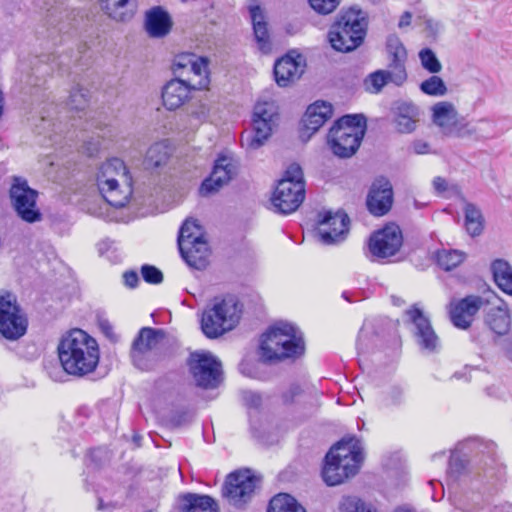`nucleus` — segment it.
Masks as SVG:
<instances>
[{"label":"nucleus","instance_id":"obj_35","mask_svg":"<svg viewBox=\"0 0 512 512\" xmlns=\"http://www.w3.org/2000/svg\"><path fill=\"white\" fill-rule=\"evenodd\" d=\"M182 512H218V505L208 495L188 493L183 496Z\"/></svg>","mask_w":512,"mask_h":512},{"label":"nucleus","instance_id":"obj_46","mask_svg":"<svg viewBox=\"0 0 512 512\" xmlns=\"http://www.w3.org/2000/svg\"><path fill=\"white\" fill-rule=\"evenodd\" d=\"M196 58V55L189 53L176 56L173 62L174 73L182 76L183 72H179V70H188Z\"/></svg>","mask_w":512,"mask_h":512},{"label":"nucleus","instance_id":"obj_2","mask_svg":"<svg viewBox=\"0 0 512 512\" xmlns=\"http://www.w3.org/2000/svg\"><path fill=\"white\" fill-rule=\"evenodd\" d=\"M362 460V452L357 441H340L326 455L322 470L324 482L328 486L341 484L358 472Z\"/></svg>","mask_w":512,"mask_h":512},{"label":"nucleus","instance_id":"obj_21","mask_svg":"<svg viewBox=\"0 0 512 512\" xmlns=\"http://www.w3.org/2000/svg\"><path fill=\"white\" fill-rule=\"evenodd\" d=\"M305 59L301 54L288 53L274 65L276 83L281 87H287L298 80L304 72Z\"/></svg>","mask_w":512,"mask_h":512},{"label":"nucleus","instance_id":"obj_40","mask_svg":"<svg viewBox=\"0 0 512 512\" xmlns=\"http://www.w3.org/2000/svg\"><path fill=\"white\" fill-rule=\"evenodd\" d=\"M88 102L89 94L87 90H84L79 85L71 89L67 100V106L70 110L84 111L88 106Z\"/></svg>","mask_w":512,"mask_h":512},{"label":"nucleus","instance_id":"obj_51","mask_svg":"<svg viewBox=\"0 0 512 512\" xmlns=\"http://www.w3.org/2000/svg\"><path fill=\"white\" fill-rule=\"evenodd\" d=\"M124 284L129 288H135L138 285L139 277L135 271H127L123 274Z\"/></svg>","mask_w":512,"mask_h":512},{"label":"nucleus","instance_id":"obj_58","mask_svg":"<svg viewBox=\"0 0 512 512\" xmlns=\"http://www.w3.org/2000/svg\"><path fill=\"white\" fill-rule=\"evenodd\" d=\"M363 507L365 509H359L357 512H378L377 509L370 503H366L363 501Z\"/></svg>","mask_w":512,"mask_h":512},{"label":"nucleus","instance_id":"obj_15","mask_svg":"<svg viewBox=\"0 0 512 512\" xmlns=\"http://www.w3.org/2000/svg\"><path fill=\"white\" fill-rule=\"evenodd\" d=\"M38 192L28 186L26 180L15 177L10 188L12 205L18 216L29 223L39 221L41 213L36 206Z\"/></svg>","mask_w":512,"mask_h":512},{"label":"nucleus","instance_id":"obj_57","mask_svg":"<svg viewBox=\"0 0 512 512\" xmlns=\"http://www.w3.org/2000/svg\"><path fill=\"white\" fill-rule=\"evenodd\" d=\"M412 15L410 12H404L399 21V27H405L410 25Z\"/></svg>","mask_w":512,"mask_h":512},{"label":"nucleus","instance_id":"obj_64","mask_svg":"<svg viewBox=\"0 0 512 512\" xmlns=\"http://www.w3.org/2000/svg\"><path fill=\"white\" fill-rule=\"evenodd\" d=\"M510 356H511V357H510V361H512V354H510Z\"/></svg>","mask_w":512,"mask_h":512},{"label":"nucleus","instance_id":"obj_16","mask_svg":"<svg viewBox=\"0 0 512 512\" xmlns=\"http://www.w3.org/2000/svg\"><path fill=\"white\" fill-rule=\"evenodd\" d=\"M402 244L403 236L400 227L391 223L371 235L368 248L372 256L386 259L394 256Z\"/></svg>","mask_w":512,"mask_h":512},{"label":"nucleus","instance_id":"obj_26","mask_svg":"<svg viewBox=\"0 0 512 512\" xmlns=\"http://www.w3.org/2000/svg\"><path fill=\"white\" fill-rule=\"evenodd\" d=\"M255 40L258 44V48L263 53H269L272 45L270 41L269 31L266 22V16L263 9L256 3H251L248 6Z\"/></svg>","mask_w":512,"mask_h":512},{"label":"nucleus","instance_id":"obj_63","mask_svg":"<svg viewBox=\"0 0 512 512\" xmlns=\"http://www.w3.org/2000/svg\"><path fill=\"white\" fill-rule=\"evenodd\" d=\"M201 115H202L203 118H206V114H205L204 111L201 112Z\"/></svg>","mask_w":512,"mask_h":512},{"label":"nucleus","instance_id":"obj_43","mask_svg":"<svg viewBox=\"0 0 512 512\" xmlns=\"http://www.w3.org/2000/svg\"><path fill=\"white\" fill-rule=\"evenodd\" d=\"M419 58L423 68L429 71L430 73H438L441 71V63L439 62L435 53L431 49H422L419 52Z\"/></svg>","mask_w":512,"mask_h":512},{"label":"nucleus","instance_id":"obj_10","mask_svg":"<svg viewBox=\"0 0 512 512\" xmlns=\"http://www.w3.org/2000/svg\"><path fill=\"white\" fill-rule=\"evenodd\" d=\"M276 116L277 109L273 101H258L254 107L252 130L241 136L242 146L250 151L260 148L270 137Z\"/></svg>","mask_w":512,"mask_h":512},{"label":"nucleus","instance_id":"obj_52","mask_svg":"<svg viewBox=\"0 0 512 512\" xmlns=\"http://www.w3.org/2000/svg\"><path fill=\"white\" fill-rule=\"evenodd\" d=\"M496 284L503 292L512 295V271Z\"/></svg>","mask_w":512,"mask_h":512},{"label":"nucleus","instance_id":"obj_45","mask_svg":"<svg viewBox=\"0 0 512 512\" xmlns=\"http://www.w3.org/2000/svg\"><path fill=\"white\" fill-rule=\"evenodd\" d=\"M308 3L318 14L327 15L337 8L340 0H308Z\"/></svg>","mask_w":512,"mask_h":512},{"label":"nucleus","instance_id":"obj_29","mask_svg":"<svg viewBox=\"0 0 512 512\" xmlns=\"http://www.w3.org/2000/svg\"><path fill=\"white\" fill-rule=\"evenodd\" d=\"M165 339V332L162 329L143 327L132 342V352H145L157 349Z\"/></svg>","mask_w":512,"mask_h":512},{"label":"nucleus","instance_id":"obj_8","mask_svg":"<svg viewBox=\"0 0 512 512\" xmlns=\"http://www.w3.org/2000/svg\"><path fill=\"white\" fill-rule=\"evenodd\" d=\"M260 352H304L306 343L303 332L295 325L279 321L269 326L260 336Z\"/></svg>","mask_w":512,"mask_h":512},{"label":"nucleus","instance_id":"obj_5","mask_svg":"<svg viewBox=\"0 0 512 512\" xmlns=\"http://www.w3.org/2000/svg\"><path fill=\"white\" fill-rule=\"evenodd\" d=\"M241 309L234 297L215 298L201 317V330L208 338H218L234 329L240 320Z\"/></svg>","mask_w":512,"mask_h":512},{"label":"nucleus","instance_id":"obj_55","mask_svg":"<svg viewBox=\"0 0 512 512\" xmlns=\"http://www.w3.org/2000/svg\"><path fill=\"white\" fill-rule=\"evenodd\" d=\"M84 148H85V152L89 156H94L95 154H97L99 152V150L101 148V144L99 141H97L96 143L88 142L85 144Z\"/></svg>","mask_w":512,"mask_h":512},{"label":"nucleus","instance_id":"obj_34","mask_svg":"<svg viewBox=\"0 0 512 512\" xmlns=\"http://www.w3.org/2000/svg\"><path fill=\"white\" fill-rule=\"evenodd\" d=\"M189 76L184 79L193 90L206 89L209 85L208 62L203 57H197L191 67L187 70Z\"/></svg>","mask_w":512,"mask_h":512},{"label":"nucleus","instance_id":"obj_49","mask_svg":"<svg viewBox=\"0 0 512 512\" xmlns=\"http://www.w3.org/2000/svg\"><path fill=\"white\" fill-rule=\"evenodd\" d=\"M97 325L101 333L111 342L116 343L119 340L118 334L114 331L112 323L105 317L99 316Z\"/></svg>","mask_w":512,"mask_h":512},{"label":"nucleus","instance_id":"obj_27","mask_svg":"<svg viewBox=\"0 0 512 512\" xmlns=\"http://www.w3.org/2000/svg\"><path fill=\"white\" fill-rule=\"evenodd\" d=\"M170 16L161 7H154L146 13L145 29L150 37L162 38L171 30Z\"/></svg>","mask_w":512,"mask_h":512},{"label":"nucleus","instance_id":"obj_37","mask_svg":"<svg viewBox=\"0 0 512 512\" xmlns=\"http://www.w3.org/2000/svg\"><path fill=\"white\" fill-rule=\"evenodd\" d=\"M465 228L471 236H478L482 233L484 219L479 208L474 204L466 203L464 207Z\"/></svg>","mask_w":512,"mask_h":512},{"label":"nucleus","instance_id":"obj_60","mask_svg":"<svg viewBox=\"0 0 512 512\" xmlns=\"http://www.w3.org/2000/svg\"><path fill=\"white\" fill-rule=\"evenodd\" d=\"M391 300L395 306H401L405 303L402 298L397 297V296H391Z\"/></svg>","mask_w":512,"mask_h":512},{"label":"nucleus","instance_id":"obj_13","mask_svg":"<svg viewBox=\"0 0 512 512\" xmlns=\"http://www.w3.org/2000/svg\"><path fill=\"white\" fill-rule=\"evenodd\" d=\"M189 370L195 383L203 388H216L223 380L221 362L212 354H191Z\"/></svg>","mask_w":512,"mask_h":512},{"label":"nucleus","instance_id":"obj_20","mask_svg":"<svg viewBox=\"0 0 512 512\" xmlns=\"http://www.w3.org/2000/svg\"><path fill=\"white\" fill-rule=\"evenodd\" d=\"M482 304L483 299L480 296L474 295L451 302L449 305V316L452 324L458 329H468Z\"/></svg>","mask_w":512,"mask_h":512},{"label":"nucleus","instance_id":"obj_36","mask_svg":"<svg viewBox=\"0 0 512 512\" xmlns=\"http://www.w3.org/2000/svg\"><path fill=\"white\" fill-rule=\"evenodd\" d=\"M170 156V149L166 141L156 142L147 150L144 164L148 169H155L165 165Z\"/></svg>","mask_w":512,"mask_h":512},{"label":"nucleus","instance_id":"obj_41","mask_svg":"<svg viewBox=\"0 0 512 512\" xmlns=\"http://www.w3.org/2000/svg\"><path fill=\"white\" fill-rule=\"evenodd\" d=\"M388 83H391V81L387 70H377L365 80L367 90L374 93H378Z\"/></svg>","mask_w":512,"mask_h":512},{"label":"nucleus","instance_id":"obj_42","mask_svg":"<svg viewBox=\"0 0 512 512\" xmlns=\"http://www.w3.org/2000/svg\"><path fill=\"white\" fill-rule=\"evenodd\" d=\"M423 93L431 96H443L447 92L444 81L438 76H431L420 85Z\"/></svg>","mask_w":512,"mask_h":512},{"label":"nucleus","instance_id":"obj_24","mask_svg":"<svg viewBox=\"0 0 512 512\" xmlns=\"http://www.w3.org/2000/svg\"><path fill=\"white\" fill-rule=\"evenodd\" d=\"M332 112V105L324 101H316L308 106L302 120V134L310 137L332 116Z\"/></svg>","mask_w":512,"mask_h":512},{"label":"nucleus","instance_id":"obj_9","mask_svg":"<svg viewBox=\"0 0 512 512\" xmlns=\"http://www.w3.org/2000/svg\"><path fill=\"white\" fill-rule=\"evenodd\" d=\"M98 362V354H54L45 369L53 381L63 382L66 375L83 376L92 372Z\"/></svg>","mask_w":512,"mask_h":512},{"label":"nucleus","instance_id":"obj_22","mask_svg":"<svg viewBox=\"0 0 512 512\" xmlns=\"http://www.w3.org/2000/svg\"><path fill=\"white\" fill-rule=\"evenodd\" d=\"M236 174V166L233 160L227 156H220L216 161L211 175L203 181L199 192L202 196H208L217 192L227 184Z\"/></svg>","mask_w":512,"mask_h":512},{"label":"nucleus","instance_id":"obj_1","mask_svg":"<svg viewBox=\"0 0 512 512\" xmlns=\"http://www.w3.org/2000/svg\"><path fill=\"white\" fill-rule=\"evenodd\" d=\"M97 185L104 199L111 206L124 207L132 196V177L124 161L111 158L104 162L97 173Z\"/></svg>","mask_w":512,"mask_h":512},{"label":"nucleus","instance_id":"obj_3","mask_svg":"<svg viewBox=\"0 0 512 512\" xmlns=\"http://www.w3.org/2000/svg\"><path fill=\"white\" fill-rule=\"evenodd\" d=\"M367 21L361 10L353 8L342 12L328 32L332 48L339 52H350L364 41Z\"/></svg>","mask_w":512,"mask_h":512},{"label":"nucleus","instance_id":"obj_39","mask_svg":"<svg viewBox=\"0 0 512 512\" xmlns=\"http://www.w3.org/2000/svg\"><path fill=\"white\" fill-rule=\"evenodd\" d=\"M438 265L446 271L456 268L465 259V254L460 250L443 249L436 255Z\"/></svg>","mask_w":512,"mask_h":512},{"label":"nucleus","instance_id":"obj_38","mask_svg":"<svg viewBox=\"0 0 512 512\" xmlns=\"http://www.w3.org/2000/svg\"><path fill=\"white\" fill-rule=\"evenodd\" d=\"M267 512H306L297 500L289 494L280 493L269 503Z\"/></svg>","mask_w":512,"mask_h":512},{"label":"nucleus","instance_id":"obj_6","mask_svg":"<svg viewBox=\"0 0 512 512\" xmlns=\"http://www.w3.org/2000/svg\"><path fill=\"white\" fill-rule=\"evenodd\" d=\"M305 198V185L300 165L288 166L284 177L278 182L271 198L273 210L287 215L296 211Z\"/></svg>","mask_w":512,"mask_h":512},{"label":"nucleus","instance_id":"obj_25","mask_svg":"<svg viewBox=\"0 0 512 512\" xmlns=\"http://www.w3.org/2000/svg\"><path fill=\"white\" fill-rule=\"evenodd\" d=\"M191 90L193 89L184 79L170 80L162 89L163 105L168 110L180 108L189 99Z\"/></svg>","mask_w":512,"mask_h":512},{"label":"nucleus","instance_id":"obj_54","mask_svg":"<svg viewBox=\"0 0 512 512\" xmlns=\"http://www.w3.org/2000/svg\"><path fill=\"white\" fill-rule=\"evenodd\" d=\"M433 187L438 194H444L448 189L447 181L442 177H435Z\"/></svg>","mask_w":512,"mask_h":512},{"label":"nucleus","instance_id":"obj_61","mask_svg":"<svg viewBox=\"0 0 512 512\" xmlns=\"http://www.w3.org/2000/svg\"><path fill=\"white\" fill-rule=\"evenodd\" d=\"M259 402H260V397L252 394L251 395V404L256 406L259 404Z\"/></svg>","mask_w":512,"mask_h":512},{"label":"nucleus","instance_id":"obj_30","mask_svg":"<svg viewBox=\"0 0 512 512\" xmlns=\"http://www.w3.org/2000/svg\"><path fill=\"white\" fill-rule=\"evenodd\" d=\"M101 9L117 22L130 20L134 14L135 0H99Z\"/></svg>","mask_w":512,"mask_h":512},{"label":"nucleus","instance_id":"obj_17","mask_svg":"<svg viewBox=\"0 0 512 512\" xmlns=\"http://www.w3.org/2000/svg\"><path fill=\"white\" fill-rule=\"evenodd\" d=\"M318 235L325 245L342 241L348 232L349 218L342 211H326L318 215Z\"/></svg>","mask_w":512,"mask_h":512},{"label":"nucleus","instance_id":"obj_12","mask_svg":"<svg viewBox=\"0 0 512 512\" xmlns=\"http://www.w3.org/2000/svg\"><path fill=\"white\" fill-rule=\"evenodd\" d=\"M258 482L250 470L233 472L227 476L223 497L230 505L241 508L251 500Z\"/></svg>","mask_w":512,"mask_h":512},{"label":"nucleus","instance_id":"obj_18","mask_svg":"<svg viewBox=\"0 0 512 512\" xmlns=\"http://www.w3.org/2000/svg\"><path fill=\"white\" fill-rule=\"evenodd\" d=\"M387 68L391 83L401 86L407 80V51L398 37L390 36L386 44Z\"/></svg>","mask_w":512,"mask_h":512},{"label":"nucleus","instance_id":"obj_33","mask_svg":"<svg viewBox=\"0 0 512 512\" xmlns=\"http://www.w3.org/2000/svg\"><path fill=\"white\" fill-rule=\"evenodd\" d=\"M291 355L292 354H260L253 364L248 361H243L240 364V371L246 376L258 377L262 367L276 365L289 358Z\"/></svg>","mask_w":512,"mask_h":512},{"label":"nucleus","instance_id":"obj_28","mask_svg":"<svg viewBox=\"0 0 512 512\" xmlns=\"http://www.w3.org/2000/svg\"><path fill=\"white\" fill-rule=\"evenodd\" d=\"M432 120L443 134L451 135L457 121V111L454 105L447 101L436 103L432 107Z\"/></svg>","mask_w":512,"mask_h":512},{"label":"nucleus","instance_id":"obj_53","mask_svg":"<svg viewBox=\"0 0 512 512\" xmlns=\"http://www.w3.org/2000/svg\"><path fill=\"white\" fill-rule=\"evenodd\" d=\"M412 149L416 154H428L430 153V146L423 140H416L412 144Z\"/></svg>","mask_w":512,"mask_h":512},{"label":"nucleus","instance_id":"obj_32","mask_svg":"<svg viewBox=\"0 0 512 512\" xmlns=\"http://www.w3.org/2000/svg\"><path fill=\"white\" fill-rule=\"evenodd\" d=\"M485 323L496 334L504 335L510 329L511 317L506 305L492 307L486 314Z\"/></svg>","mask_w":512,"mask_h":512},{"label":"nucleus","instance_id":"obj_7","mask_svg":"<svg viewBox=\"0 0 512 512\" xmlns=\"http://www.w3.org/2000/svg\"><path fill=\"white\" fill-rule=\"evenodd\" d=\"M178 247L185 262L195 269H204L210 255L208 242L200 224L187 219L180 228Z\"/></svg>","mask_w":512,"mask_h":512},{"label":"nucleus","instance_id":"obj_50","mask_svg":"<svg viewBox=\"0 0 512 512\" xmlns=\"http://www.w3.org/2000/svg\"><path fill=\"white\" fill-rule=\"evenodd\" d=\"M491 270L497 283L499 280L504 279L505 275L512 271V268L506 261L498 259L492 263Z\"/></svg>","mask_w":512,"mask_h":512},{"label":"nucleus","instance_id":"obj_4","mask_svg":"<svg viewBox=\"0 0 512 512\" xmlns=\"http://www.w3.org/2000/svg\"><path fill=\"white\" fill-rule=\"evenodd\" d=\"M366 131L363 115H345L335 122L328 133V145L339 158H349L356 153Z\"/></svg>","mask_w":512,"mask_h":512},{"label":"nucleus","instance_id":"obj_47","mask_svg":"<svg viewBox=\"0 0 512 512\" xmlns=\"http://www.w3.org/2000/svg\"><path fill=\"white\" fill-rule=\"evenodd\" d=\"M363 507V501L356 496H344L339 503L340 512H357Z\"/></svg>","mask_w":512,"mask_h":512},{"label":"nucleus","instance_id":"obj_11","mask_svg":"<svg viewBox=\"0 0 512 512\" xmlns=\"http://www.w3.org/2000/svg\"><path fill=\"white\" fill-rule=\"evenodd\" d=\"M28 321L14 294L0 292V334L9 340L22 337L27 330Z\"/></svg>","mask_w":512,"mask_h":512},{"label":"nucleus","instance_id":"obj_44","mask_svg":"<svg viewBox=\"0 0 512 512\" xmlns=\"http://www.w3.org/2000/svg\"><path fill=\"white\" fill-rule=\"evenodd\" d=\"M132 363L141 371L152 370L156 366L155 354H132Z\"/></svg>","mask_w":512,"mask_h":512},{"label":"nucleus","instance_id":"obj_31","mask_svg":"<svg viewBox=\"0 0 512 512\" xmlns=\"http://www.w3.org/2000/svg\"><path fill=\"white\" fill-rule=\"evenodd\" d=\"M419 119L418 108L411 103H401L396 107L395 124L400 133H411Z\"/></svg>","mask_w":512,"mask_h":512},{"label":"nucleus","instance_id":"obj_62","mask_svg":"<svg viewBox=\"0 0 512 512\" xmlns=\"http://www.w3.org/2000/svg\"><path fill=\"white\" fill-rule=\"evenodd\" d=\"M394 512H413V511L410 509H407V508L399 507V508L395 509Z\"/></svg>","mask_w":512,"mask_h":512},{"label":"nucleus","instance_id":"obj_19","mask_svg":"<svg viewBox=\"0 0 512 512\" xmlns=\"http://www.w3.org/2000/svg\"><path fill=\"white\" fill-rule=\"evenodd\" d=\"M393 204V189L390 181L379 177L372 183L367 195L366 205L374 216L385 215Z\"/></svg>","mask_w":512,"mask_h":512},{"label":"nucleus","instance_id":"obj_14","mask_svg":"<svg viewBox=\"0 0 512 512\" xmlns=\"http://www.w3.org/2000/svg\"><path fill=\"white\" fill-rule=\"evenodd\" d=\"M404 316V323L414 326L413 336L421 349L433 351L441 348L440 338L435 333L429 317L418 304L406 309Z\"/></svg>","mask_w":512,"mask_h":512},{"label":"nucleus","instance_id":"obj_48","mask_svg":"<svg viewBox=\"0 0 512 512\" xmlns=\"http://www.w3.org/2000/svg\"><path fill=\"white\" fill-rule=\"evenodd\" d=\"M141 274L143 279L150 284H160L163 281L162 272L152 265H143L141 267Z\"/></svg>","mask_w":512,"mask_h":512},{"label":"nucleus","instance_id":"obj_23","mask_svg":"<svg viewBox=\"0 0 512 512\" xmlns=\"http://www.w3.org/2000/svg\"><path fill=\"white\" fill-rule=\"evenodd\" d=\"M56 352H99L96 339L80 328L62 334Z\"/></svg>","mask_w":512,"mask_h":512},{"label":"nucleus","instance_id":"obj_59","mask_svg":"<svg viewBox=\"0 0 512 512\" xmlns=\"http://www.w3.org/2000/svg\"><path fill=\"white\" fill-rule=\"evenodd\" d=\"M368 334V328L366 327V325H364L360 330L358 341L361 342Z\"/></svg>","mask_w":512,"mask_h":512},{"label":"nucleus","instance_id":"obj_56","mask_svg":"<svg viewBox=\"0 0 512 512\" xmlns=\"http://www.w3.org/2000/svg\"><path fill=\"white\" fill-rule=\"evenodd\" d=\"M402 394H403L402 389H400L398 387L392 388V390L390 392V396H389L391 404H398L401 400Z\"/></svg>","mask_w":512,"mask_h":512}]
</instances>
